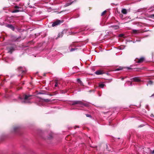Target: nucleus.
Instances as JSON below:
<instances>
[{
    "instance_id": "obj_21",
    "label": "nucleus",
    "mask_w": 154,
    "mask_h": 154,
    "mask_svg": "<svg viewBox=\"0 0 154 154\" xmlns=\"http://www.w3.org/2000/svg\"><path fill=\"white\" fill-rule=\"evenodd\" d=\"M106 12H107V11H103V12L101 14V15L102 16L104 15H105V14H106Z\"/></svg>"
},
{
    "instance_id": "obj_18",
    "label": "nucleus",
    "mask_w": 154,
    "mask_h": 154,
    "mask_svg": "<svg viewBox=\"0 0 154 154\" xmlns=\"http://www.w3.org/2000/svg\"><path fill=\"white\" fill-rule=\"evenodd\" d=\"M77 80L78 82V83H79L81 85H83V83L82 82V81L79 79H78Z\"/></svg>"
},
{
    "instance_id": "obj_7",
    "label": "nucleus",
    "mask_w": 154,
    "mask_h": 154,
    "mask_svg": "<svg viewBox=\"0 0 154 154\" xmlns=\"http://www.w3.org/2000/svg\"><path fill=\"white\" fill-rule=\"evenodd\" d=\"M6 26L9 28H10V29H11L12 30H14V27L13 26V25H11V24H8Z\"/></svg>"
},
{
    "instance_id": "obj_6",
    "label": "nucleus",
    "mask_w": 154,
    "mask_h": 154,
    "mask_svg": "<svg viewBox=\"0 0 154 154\" xmlns=\"http://www.w3.org/2000/svg\"><path fill=\"white\" fill-rule=\"evenodd\" d=\"M103 73V71L100 70H98L95 72V73L97 75H101Z\"/></svg>"
},
{
    "instance_id": "obj_26",
    "label": "nucleus",
    "mask_w": 154,
    "mask_h": 154,
    "mask_svg": "<svg viewBox=\"0 0 154 154\" xmlns=\"http://www.w3.org/2000/svg\"><path fill=\"white\" fill-rule=\"evenodd\" d=\"M119 17H120V18H123V14H119Z\"/></svg>"
},
{
    "instance_id": "obj_29",
    "label": "nucleus",
    "mask_w": 154,
    "mask_h": 154,
    "mask_svg": "<svg viewBox=\"0 0 154 154\" xmlns=\"http://www.w3.org/2000/svg\"><path fill=\"white\" fill-rule=\"evenodd\" d=\"M149 83L150 84H152V82L151 81H149Z\"/></svg>"
},
{
    "instance_id": "obj_32",
    "label": "nucleus",
    "mask_w": 154,
    "mask_h": 154,
    "mask_svg": "<svg viewBox=\"0 0 154 154\" xmlns=\"http://www.w3.org/2000/svg\"><path fill=\"white\" fill-rule=\"evenodd\" d=\"M70 0L72 1V2H75L76 1V0Z\"/></svg>"
},
{
    "instance_id": "obj_31",
    "label": "nucleus",
    "mask_w": 154,
    "mask_h": 154,
    "mask_svg": "<svg viewBox=\"0 0 154 154\" xmlns=\"http://www.w3.org/2000/svg\"><path fill=\"white\" fill-rule=\"evenodd\" d=\"M48 95H50V96H52L53 95H56V94H48Z\"/></svg>"
},
{
    "instance_id": "obj_25",
    "label": "nucleus",
    "mask_w": 154,
    "mask_h": 154,
    "mask_svg": "<svg viewBox=\"0 0 154 154\" xmlns=\"http://www.w3.org/2000/svg\"><path fill=\"white\" fill-rule=\"evenodd\" d=\"M86 116L87 117H90V118L91 117V116L90 115L88 114H86Z\"/></svg>"
},
{
    "instance_id": "obj_34",
    "label": "nucleus",
    "mask_w": 154,
    "mask_h": 154,
    "mask_svg": "<svg viewBox=\"0 0 154 154\" xmlns=\"http://www.w3.org/2000/svg\"><path fill=\"white\" fill-rule=\"evenodd\" d=\"M125 78H124V77H122V80H124V79H125Z\"/></svg>"
},
{
    "instance_id": "obj_13",
    "label": "nucleus",
    "mask_w": 154,
    "mask_h": 154,
    "mask_svg": "<svg viewBox=\"0 0 154 154\" xmlns=\"http://www.w3.org/2000/svg\"><path fill=\"white\" fill-rule=\"evenodd\" d=\"M55 85H54V86L55 87H56L57 86L58 84H60V83L59 81L57 80H55Z\"/></svg>"
},
{
    "instance_id": "obj_22",
    "label": "nucleus",
    "mask_w": 154,
    "mask_h": 154,
    "mask_svg": "<svg viewBox=\"0 0 154 154\" xmlns=\"http://www.w3.org/2000/svg\"><path fill=\"white\" fill-rule=\"evenodd\" d=\"M132 31L134 33H138L137 32H138V31L137 30L134 29V30H133Z\"/></svg>"
},
{
    "instance_id": "obj_9",
    "label": "nucleus",
    "mask_w": 154,
    "mask_h": 154,
    "mask_svg": "<svg viewBox=\"0 0 154 154\" xmlns=\"http://www.w3.org/2000/svg\"><path fill=\"white\" fill-rule=\"evenodd\" d=\"M121 12L122 13L124 14H126L127 13V11L126 9L123 8Z\"/></svg>"
},
{
    "instance_id": "obj_14",
    "label": "nucleus",
    "mask_w": 154,
    "mask_h": 154,
    "mask_svg": "<svg viewBox=\"0 0 154 154\" xmlns=\"http://www.w3.org/2000/svg\"><path fill=\"white\" fill-rule=\"evenodd\" d=\"M63 36V33L62 32L59 33L58 34V36L56 38V39H57L58 38L62 37Z\"/></svg>"
},
{
    "instance_id": "obj_24",
    "label": "nucleus",
    "mask_w": 154,
    "mask_h": 154,
    "mask_svg": "<svg viewBox=\"0 0 154 154\" xmlns=\"http://www.w3.org/2000/svg\"><path fill=\"white\" fill-rule=\"evenodd\" d=\"M77 49L76 48H72L71 50H70V51H74L75 50H76Z\"/></svg>"
},
{
    "instance_id": "obj_10",
    "label": "nucleus",
    "mask_w": 154,
    "mask_h": 154,
    "mask_svg": "<svg viewBox=\"0 0 154 154\" xmlns=\"http://www.w3.org/2000/svg\"><path fill=\"white\" fill-rule=\"evenodd\" d=\"M144 59L143 57H141L137 61V63H142L144 61Z\"/></svg>"
},
{
    "instance_id": "obj_3",
    "label": "nucleus",
    "mask_w": 154,
    "mask_h": 154,
    "mask_svg": "<svg viewBox=\"0 0 154 154\" xmlns=\"http://www.w3.org/2000/svg\"><path fill=\"white\" fill-rule=\"evenodd\" d=\"M63 22V20L61 21L60 20H57L53 23L52 25V26L53 27L57 25H59L61 23H62Z\"/></svg>"
},
{
    "instance_id": "obj_33",
    "label": "nucleus",
    "mask_w": 154,
    "mask_h": 154,
    "mask_svg": "<svg viewBox=\"0 0 154 154\" xmlns=\"http://www.w3.org/2000/svg\"><path fill=\"white\" fill-rule=\"evenodd\" d=\"M57 93V91H55V92H54L53 93V94H56V93Z\"/></svg>"
},
{
    "instance_id": "obj_27",
    "label": "nucleus",
    "mask_w": 154,
    "mask_h": 154,
    "mask_svg": "<svg viewBox=\"0 0 154 154\" xmlns=\"http://www.w3.org/2000/svg\"><path fill=\"white\" fill-rule=\"evenodd\" d=\"M22 87H18L17 88V90H19L21 89H22Z\"/></svg>"
},
{
    "instance_id": "obj_30",
    "label": "nucleus",
    "mask_w": 154,
    "mask_h": 154,
    "mask_svg": "<svg viewBox=\"0 0 154 154\" xmlns=\"http://www.w3.org/2000/svg\"><path fill=\"white\" fill-rule=\"evenodd\" d=\"M52 137V135H50V137H48V139H51Z\"/></svg>"
},
{
    "instance_id": "obj_15",
    "label": "nucleus",
    "mask_w": 154,
    "mask_h": 154,
    "mask_svg": "<svg viewBox=\"0 0 154 154\" xmlns=\"http://www.w3.org/2000/svg\"><path fill=\"white\" fill-rule=\"evenodd\" d=\"M19 127H15L14 128V130L15 132L18 131L19 130Z\"/></svg>"
},
{
    "instance_id": "obj_17",
    "label": "nucleus",
    "mask_w": 154,
    "mask_h": 154,
    "mask_svg": "<svg viewBox=\"0 0 154 154\" xmlns=\"http://www.w3.org/2000/svg\"><path fill=\"white\" fill-rule=\"evenodd\" d=\"M123 69V67H119V68L116 69L115 71H118L121 70H122Z\"/></svg>"
},
{
    "instance_id": "obj_11",
    "label": "nucleus",
    "mask_w": 154,
    "mask_h": 154,
    "mask_svg": "<svg viewBox=\"0 0 154 154\" xmlns=\"http://www.w3.org/2000/svg\"><path fill=\"white\" fill-rule=\"evenodd\" d=\"M14 51V49L13 47L10 48H9L8 52L10 53V54H12V52Z\"/></svg>"
},
{
    "instance_id": "obj_12",
    "label": "nucleus",
    "mask_w": 154,
    "mask_h": 154,
    "mask_svg": "<svg viewBox=\"0 0 154 154\" xmlns=\"http://www.w3.org/2000/svg\"><path fill=\"white\" fill-rule=\"evenodd\" d=\"M21 11V10L20 9H15L14 10L12 11V12L13 13H17L18 12L20 11Z\"/></svg>"
},
{
    "instance_id": "obj_4",
    "label": "nucleus",
    "mask_w": 154,
    "mask_h": 154,
    "mask_svg": "<svg viewBox=\"0 0 154 154\" xmlns=\"http://www.w3.org/2000/svg\"><path fill=\"white\" fill-rule=\"evenodd\" d=\"M18 71L20 74L24 72V71L22 69L21 67H19L17 68Z\"/></svg>"
},
{
    "instance_id": "obj_38",
    "label": "nucleus",
    "mask_w": 154,
    "mask_h": 154,
    "mask_svg": "<svg viewBox=\"0 0 154 154\" xmlns=\"http://www.w3.org/2000/svg\"><path fill=\"white\" fill-rule=\"evenodd\" d=\"M131 85H132V83L131 82Z\"/></svg>"
},
{
    "instance_id": "obj_16",
    "label": "nucleus",
    "mask_w": 154,
    "mask_h": 154,
    "mask_svg": "<svg viewBox=\"0 0 154 154\" xmlns=\"http://www.w3.org/2000/svg\"><path fill=\"white\" fill-rule=\"evenodd\" d=\"M42 100L44 102H48L51 101V100L48 99H42Z\"/></svg>"
},
{
    "instance_id": "obj_1",
    "label": "nucleus",
    "mask_w": 154,
    "mask_h": 154,
    "mask_svg": "<svg viewBox=\"0 0 154 154\" xmlns=\"http://www.w3.org/2000/svg\"><path fill=\"white\" fill-rule=\"evenodd\" d=\"M72 105L79 104L80 106H88V103H84L82 101H74L72 103Z\"/></svg>"
},
{
    "instance_id": "obj_20",
    "label": "nucleus",
    "mask_w": 154,
    "mask_h": 154,
    "mask_svg": "<svg viewBox=\"0 0 154 154\" xmlns=\"http://www.w3.org/2000/svg\"><path fill=\"white\" fill-rule=\"evenodd\" d=\"M14 8L15 9H21V8L20 7H19L17 6H15L14 7Z\"/></svg>"
},
{
    "instance_id": "obj_36",
    "label": "nucleus",
    "mask_w": 154,
    "mask_h": 154,
    "mask_svg": "<svg viewBox=\"0 0 154 154\" xmlns=\"http://www.w3.org/2000/svg\"><path fill=\"white\" fill-rule=\"evenodd\" d=\"M152 153H154V150L152 152Z\"/></svg>"
},
{
    "instance_id": "obj_8",
    "label": "nucleus",
    "mask_w": 154,
    "mask_h": 154,
    "mask_svg": "<svg viewBox=\"0 0 154 154\" xmlns=\"http://www.w3.org/2000/svg\"><path fill=\"white\" fill-rule=\"evenodd\" d=\"M110 27L113 28L115 30L119 28V26L117 25L111 26Z\"/></svg>"
},
{
    "instance_id": "obj_5",
    "label": "nucleus",
    "mask_w": 154,
    "mask_h": 154,
    "mask_svg": "<svg viewBox=\"0 0 154 154\" xmlns=\"http://www.w3.org/2000/svg\"><path fill=\"white\" fill-rule=\"evenodd\" d=\"M132 79L133 81L135 82H140V80L138 77H135L133 78Z\"/></svg>"
},
{
    "instance_id": "obj_2",
    "label": "nucleus",
    "mask_w": 154,
    "mask_h": 154,
    "mask_svg": "<svg viewBox=\"0 0 154 154\" xmlns=\"http://www.w3.org/2000/svg\"><path fill=\"white\" fill-rule=\"evenodd\" d=\"M32 96V95H29V94H23V97L24 98V99L25 100L24 102L25 103H26L27 102L26 101L27 100H28L31 99V97Z\"/></svg>"
},
{
    "instance_id": "obj_19",
    "label": "nucleus",
    "mask_w": 154,
    "mask_h": 154,
    "mask_svg": "<svg viewBox=\"0 0 154 154\" xmlns=\"http://www.w3.org/2000/svg\"><path fill=\"white\" fill-rule=\"evenodd\" d=\"M105 86V85L103 84H100L99 85V87L101 88H103Z\"/></svg>"
},
{
    "instance_id": "obj_23",
    "label": "nucleus",
    "mask_w": 154,
    "mask_h": 154,
    "mask_svg": "<svg viewBox=\"0 0 154 154\" xmlns=\"http://www.w3.org/2000/svg\"><path fill=\"white\" fill-rule=\"evenodd\" d=\"M150 17L151 18L154 19V14H152L150 15Z\"/></svg>"
},
{
    "instance_id": "obj_28",
    "label": "nucleus",
    "mask_w": 154,
    "mask_h": 154,
    "mask_svg": "<svg viewBox=\"0 0 154 154\" xmlns=\"http://www.w3.org/2000/svg\"><path fill=\"white\" fill-rule=\"evenodd\" d=\"M124 35L123 34H120L119 35V36L120 37H122Z\"/></svg>"
},
{
    "instance_id": "obj_37",
    "label": "nucleus",
    "mask_w": 154,
    "mask_h": 154,
    "mask_svg": "<svg viewBox=\"0 0 154 154\" xmlns=\"http://www.w3.org/2000/svg\"><path fill=\"white\" fill-rule=\"evenodd\" d=\"M154 95V94H152L151 96V97H152Z\"/></svg>"
},
{
    "instance_id": "obj_39",
    "label": "nucleus",
    "mask_w": 154,
    "mask_h": 154,
    "mask_svg": "<svg viewBox=\"0 0 154 154\" xmlns=\"http://www.w3.org/2000/svg\"><path fill=\"white\" fill-rule=\"evenodd\" d=\"M89 138L91 139L90 137H89Z\"/></svg>"
},
{
    "instance_id": "obj_35",
    "label": "nucleus",
    "mask_w": 154,
    "mask_h": 154,
    "mask_svg": "<svg viewBox=\"0 0 154 154\" xmlns=\"http://www.w3.org/2000/svg\"><path fill=\"white\" fill-rule=\"evenodd\" d=\"M127 68L128 69H131V68H129V67H127Z\"/></svg>"
}]
</instances>
